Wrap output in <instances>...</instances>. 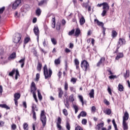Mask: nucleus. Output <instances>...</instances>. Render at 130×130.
Wrapping results in <instances>:
<instances>
[{
	"label": "nucleus",
	"instance_id": "f03ea898",
	"mask_svg": "<svg viewBox=\"0 0 130 130\" xmlns=\"http://www.w3.org/2000/svg\"><path fill=\"white\" fill-rule=\"evenodd\" d=\"M40 119L42 123L43 124V127L46 125V121L47 119H46V116L45 115V112L44 110L41 111V113L40 114Z\"/></svg>",
	"mask_w": 130,
	"mask_h": 130
},
{
	"label": "nucleus",
	"instance_id": "603ef678",
	"mask_svg": "<svg viewBox=\"0 0 130 130\" xmlns=\"http://www.w3.org/2000/svg\"><path fill=\"white\" fill-rule=\"evenodd\" d=\"M11 128H12L13 130H15L17 128V125L15 124H13L11 125Z\"/></svg>",
	"mask_w": 130,
	"mask_h": 130
},
{
	"label": "nucleus",
	"instance_id": "a18cd8bd",
	"mask_svg": "<svg viewBox=\"0 0 130 130\" xmlns=\"http://www.w3.org/2000/svg\"><path fill=\"white\" fill-rule=\"evenodd\" d=\"M51 42L53 43L54 45H56L57 42H56V40H55V39L51 38Z\"/></svg>",
	"mask_w": 130,
	"mask_h": 130
},
{
	"label": "nucleus",
	"instance_id": "aec40b11",
	"mask_svg": "<svg viewBox=\"0 0 130 130\" xmlns=\"http://www.w3.org/2000/svg\"><path fill=\"white\" fill-rule=\"evenodd\" d=\"M16 53L14 52L10 55L8 59L9 60H10V59H14V58H16Z\"/></svg>",
	"mask_w": 130,
	"mask_h": 130
},
{
	"label": "nucleus",
	"instance_id": "e433bc0d",
	"mask_svg": "<svg viewBox=\"0 0 130 130\" xmlns=\"http://www.w3.org/2000/svg\"><path fill=\"white\" fill-rule=\"evenodd\" d=\"M38 96L39 100H42V95H41L39 90H38Z\"/></svg>",
	"mask_w": 130,
	"mask_h": 130
},
{
	"label": "nucleus",
	"instance_id": "393cba45",
	"mask_svg": "<svg viewBox=\"0 0 130 130\" xmlns=\"http://www.w3.org/2000/svg\"><path fill=\"white\" fill-rule=\"evenodd\" d=\"M65 106H66L68 109L70 108V103H69V100L68 99H66V101L64 102Z\"/></svg>",
	"mask_w": 130,
	"mask_h": 130
},
{
	"label": "nucleus",
	"instance_id": "774afa93",
	"mask_svg": "<svg viewBox=\"0 0 130 130\" xmlns=\"http://www.w3.org/2000/svg\"><path fill=\"white\" fill-rule=\"evenodd\" d=\"M75 130H83V129H82V127H81V126H77Z\"/></svg>",
	"mask_w": 130,
	"mask_h": 130
},
{
	"label": "nucleus",
	"instance_id": "7c9ffc66",
	"mask_svg": "<svg viewBox=\"0 0 130 130\" xmlns=\"http://www.w3.org/2000/svg\"><path fill=\"white\" fill-rule=\"evenodd\" d=\"M94 90L93 89H91L90 93H89V95L90 96V98H94Z\"/></svg>",
	"mask_w": 130,
	"mask_h": 130
},
{
	"label": "nucleus",
	"instance_id": "c85d7f7f",
	"mask_svg": "<svg viewBox=\"0 0 130 130\" xmlns=\"http://www.w3.org/2000/svg\"><path fill=\"white\" fill-rule=\"evenodd\" d=\"M121 57H123V53H119L116 57V59L118 60L119 58H121Z\"/></svg>",
	"mask_w": 130,
	"mask_h": 130
},
{
	"label": "nucleus",
	"instance_id": "20e7f679",
	"mask_svg": "<svg viewBox=\"0 0 130 130\" xmlns=\"http://www.w3.org/2000/svg\"><path fill=\"white\" fill-rule=\"evenodd\" d=\"M20 40H21V35H20L19 33H17L14 36L13 38V42H14V43H19Z\"/></svg>",
	"mask_w": 130,
	"mask_h": 130
},
{
	"label": "nucleus",
	"instance_id": "f8f14e48",
	"mask_svg": "<svg viewBox=\"0 0 130 130\" xmlns=\"http://www.w3.org/2000/svg\"><path fill=\"white\" fill-rule=\"evenodd\" d=\"M94 22H95L99 26H101L103 28H104V24H103V22L99 21L97 19H94Z\"/></svg>",
	"mask_w": 130,
	"mask_h": 130
},
{
	"label": "nucleus",
	"instance_id": "1a4fd4ad",
	"mask_svg": "<svg viewBox=\"0 0 130 130\" xmlns=\"http://www.w3.org/2000/svg\"><path fill=\"white\" fill-rule=\"evenodd\" d=\"M125 43V40L123 39H119V42L117 45V49L119 48L122 44H124Z\"/></svg>",
	"mask_w": 130,
	"mask_h": 130
},
{
	"label": "nucleus",
	"instance_id": "6ab92c4d",
	"mask_svg": "<svg viewBox=\"0 0 130 130\" xmlns=\"http://www.w3.org/2000/svg\"><path fill=\"white\" fill-rule=\"evenodd\" d=\"M0 107H1V108H5V109L7 110H9L10 109V107L8 106V105H7V104H0Z\"/></svg>",
	"mask_w": 130,
	"mask_h": 130
},
{
	"label": "nucleus",
	"instance_id": "0e129e2a",
	"mask_svg": "<svg viewBox=\"0 0 130 130\" xmlns=\"http://www.w3.org/2000/svg\"><path fill=\"white\" fill-rule=\"evenodd\" d=\"M104 102L106 104V105H109V104H110V103H109L106 99L104 100Z\"/></svg>",
	"mask_w": 130,
	"mask_h": 130
},
{
	"label": "nucleus",
	"instance_id": "39448f33",
	"mask_svg": "<svg viewBox=\"0 0 130 130\" xmlns=\"http://www.w3.org/2000/svg\"><path fill=\"white\" fill-rule=\"evenodd\" d=\"M36 90H37V88H36L35 83L34 82H32L30 87L31 93H32L33 95H34V94H36Z\"/></svg>",
	"mask_w": 130,
	"mask_h": 130
},
{
	"label": "nucleus",
	"instance_id": "69168bd1",
	"mask_svg": "<svg viewBox=\"0 0 130 130\" xmlns=\"http://www.w3.org/2000/svg\"><path fill=\"white\" fill-rule=\"evenodd\" d=\"M75 63L76 65H79L80 64V62H79V60H78V59H75Z\"/></svg>",
	"mask_w": 130,
	"mask_h": 130
},
{
	"label": "nucleus",
	"instance_id": "412c9836",
	"mask_svg": "<svg viewBox=\"0 0 130 130\" xmlns=\"http://www.w3.org/2000/svg\"><path fill=\"white\" fill-rule=\"evenodd\" d=\"M105 61V57H102L100 59V60L97 63V66L99 67L101 63Z\"/></svg>",
	"mask_w": 130,
	"mask_h": 130
},
{
	"label": "nucleus",
	"instance_id": "9d476101",
	"mask_svg": "<svg viewBox=\"0 0 130 130\" xmlns=\"http://www.w3.org/2000/svg\"><path fill=\"white\" fill-rule=\"evenodd\" d=\"M86 116L87 113L85 111H82L80 112V114L78 115V118L80 119V118H81V116H82V117H85Z\"/></svg>",
	"mask_w": 130,
	"mask_h": 130
},
{
	"label": "nucleus",
	"instance_id": "6e6d98bb",
	"mask_svg": "<svg viewBox=\"0 0 130 130\" xmlns=\"http://www.w3.org/2000/svg\"><path fill=\"white\" fill-rule=\"evenodd\" d=\"M82 124H87V119H83L82 120Z\"/></svg>",
	"mask_w": 130,
	"mask_h": 130
},
{
	"label": "nucleus",
	"instance_id": "4468645a",
	"mask_svg": "<svg viewBox=\"0 0 130 130\" xmlns=\"http://www.w3.org/2000/svg\"><path fill=\"white\" fill-rule=\"evenodd\" d=\"M128 119V113L125 112L123 117V121H126Z\"/></svg>",
	"mask_w": 130,
	"mask_h": 130
},
{
	"label": "nucleus",
	"instance_id": "e2e57ef3",
	"mask_svg": "<svg viewBox=\"0 0 130 130\" xmlns=\"http://www.w3.org/2000/svg\"><path fill=\"white\" fill-rule=\"evenodd\" d=\"M91 111L92 112H96V107L95 106H92V107Z\"/></svg>",
	"mask_w": 130,
	"mask_h": 130
},
{
	"label": "nucleus",
	"instance_id": "0eeeda50",
	"mask_svg": "<svg viewBox=\"0 0 130 130\" xmlns=\"http://www.w3.org/2000/svg\"><path fill=\"white\" fill-rule=\"evenodd\" d=\"M20 97H21V95L20 94V93H16L14 94V101L16 106H18V100L20 99Z\"/></svg>",
	"mask_w": 130,
	"mask_h": 130
},
{
	"label": "nucleus",
	"instance_id": "37998d69",
	"mask_svg": "<svg viewBox=\"0 0 130 130\" xmlns=\"http://www.w3.org/2000/svg\"><path fill=\"white\" fill-rule=\"evenodd\" d=\"M68 89H69V84H68V82H65V83H64V90H65V91H68Z\"/></svg>",
	"mask_w": 130,
	"mask_h": 130
},
{
	"label": "nucleus",
	"instance_id": "f704fd0d",
	"mask_svg": "<svg viewBox=\"0 0 130 130\" xmlns=\"http://www.w3.org/2000/svg\"><path fill=\"white\" fill-rule=\"evenodd\" d=\"M16 72V69H14L12 70V71L9 73V76L10 77H13L14 76V74Z\"/></svg>",
	"mask_w": 130,
	"mask_h": 130
},
{
	"label": "nucleus",
	"instance_id": "a211bd4d",
	"mask_svg": "<svg viewBox=\"0 0 130 130\" xmlns=\"http://www.w3.org/2000/svg\"><path fill=\"white\" fill-rule=\"evenodd\" d=\"M19 62V63H21V68H24V66L25 65V58L20 59Z\"/></svg>",
	"mask_w": 130,
	"mask_h": 130
},
{
	"label": "nucleus",
	"instance_id": "f3484780",
	"mask_svg": "<svg viewBox=\"0 0 130 130\" xmlns=\"http://www.w3.org/2000/svg\"><path fill=\"white\" fill-rule=\"evenodd\" d=\"M103 126H104V122L100 123L97 125L96 129L100 130V128H101V127H103Z\"/></svg>",
	"mask_w": 130,
	"mask_h": 130
},
{
	"label": "nucleus",
	"instance_id": "a878e982",
	"mask_svg": "<svg viewBox=\"0 0 130 130\" xmlns=\"http://www.w3.org/2000/svg\"><path fill=\"white\" fill-rule=\"evenodd\" d=\"M61 58V57L60 56L57 59H55V60H54L55 64H59V63H60V58Z\"/></svg>",
	"mask_w": 130,
	"mask_h": 130
},
{
	"label": "nucleus",
	"instance_id": "de8ad7c7",
	"mask_svg": "<svg viewBox=\"0 0 130 130\" xmlns=\"http://www.w3.org/2000/svg\"><path fill=\"white\" fill-rule=\"evenodd\" d=\"M35 56H36V57H38V54H37V51L35 50V49H34V51H32Z\"/></svg>",
	"mask_w": 130,
	"mask_h": 130
},
{
	"label": "nucleus",
	"instance_id": "13d9d810",
	"mask_svg": "<svg viewBox=\"0 0 130 130\" xmlns=\"http://www.w3.org/2000/svg\"><path fill=\"white\" fill-rule=\"evenodd\" d=\"M5 9H6L5 7H3L0 8V14H3V13H4V11H5Z\"/></svg>",
	"mask_w": 130,
	"mask_h": 130
},
{
	"label": "nucleus",
	"instance_id": "ddd939ff",
	"mask_svg": "<svg viewBox=\"0 0 130 130\" xmlns=\"http://www.w3.org/2000/svg\"><path fill=\"white\" fill-rule=\"evenodd\" d=\"M122 125L124 130L128 129V126L127 125V123H126V121H123Z\"/></svg>",
	"mask_w": 130,
	"mask_h": 130
},
{
	"label": "nucleus",
	"instance_id": "b1692460",
	"mask_svg": "<svg viewBox=\"0 0 130 130\" xmlns=\"http://www.w3.org/2000/svg\"><path fill=\"white\" fill-rule=\"evenodd\" d=\"M79 22H80V25H84V24H85V18H84V16H82V17L80 18L79 20Z\"/></svg>",
	"mask_w": 130,
	"mask_h": 130
},
{
	"label": "nucleus",
	"instance_id": "864d4df0",
	"mask_svg": "<svg viewBox=\"0 0 130 130\" xmlns=\"http://www.w3.org/2000/svg\"><path fill=\"white\" fill-rule=\"evenodd\" d=\"M75 33V29H72L71 31H69V36H71V35H73Z\"/></svg>",
	"mask_w": 130,
	"mask_h": 130
},
{
	"label": "nucleus",
	"instance_id": "473e14b6",
	"mask_svg": "<svg viewBox=\"0 0 130 130\" xmlns=\"http://www.w3.org/2000/svg\"><path fill=\"white\" fill-rule=\"evenodd\" d=\"M80 33H81V30L79 28H77L75 31V36L78 37L80 35Z\"/></svg>",
	"mask_w": 130,
	"mask_h": 130
},
{
	"label": "nucleus",
	"instance_id": "49530a36",
	"mask_svg": "<svg viewBox=\"0 0 130 130\" xmlns=\"http://www.w3.org/2000/svg\"><path fill=\"white\" fill-rule=\"evenodd\" d=\"M107 10H104L103 11V12L102 13V17H105V15H106V13H107Z\"/></svg>",
	"mask_w": 130,
	"mask_h": 130
},
{
	"label": "nucleus",
	"instance_id": "4be33fe9",
	"mask_svg": "<svg viewBox=\"0 0 130 130\" xmlns=\"http://www.w3.org/2000/svg\"><path fill=\"white\" fill-rule=\"evenodd\" d=\"M59 92H58V97L59 98H61L62 97V95L63 94V91L61 88H58Z\"/></svg>",
	"mask_w": 130,
	"mask_h": 130
},
{
	"label": "nucleus",
	"instance_id": "9b49d317",
	"mask_svg": "<svg viewBox=\"0 0 130 130\" xmlns=\"http://www.w3.org/2000/svg\"><path fill=\"white\" fill-rule=\"evenodd\" d=\"M103 10H107V11H108L109 10V5H108V3L104 2L103 3Z\"/></svg>",
	"mask_w": 130,
	"mask_h": 130
},
{
	"label": "nucleus",
	"instance_id": "338daca9",
	"mask_svg": "<svg viewBox=\"0 0 130 130\" xmlns=\"http://www.w3.org/2000/svg\"><path fill=\"white\" fill-rule=\"evenodd\" d=\"M109 79H115V78H116V76H115V75H111V76H110L109 77Z\"/></svg>",
	"mask_w": 130,
	"mask_h": 130
},
{
	"label": "nucleus",
	"instance_id": "4d7b16f0",
	"mask_svg": "<svg viewBox=\"0 0 130 130\" xmlns=\"http://www.w3.org/2000/svg\"><path fill=\"white\" fill-rule=\"evenodd\" d=\"M5 125V122L2 120H0V127H3Z\"/></svg>",
	"mask_w": 130,
	"mask_h": 130
},
{
	"label": "nucleus",
	"instance_id": "58836bf2",
	"mask_svg": "<svg viewBox=\"0 0 130 130\" xmlns=\"http://www.w3.org/2000/svg\"><path fill=\"white\" fill-rule=\"evenodd\" d=\"M128 77H129V71L126 70V73L124 74V78L126 79V78H128Z\"/></svg>",
	"mask_w": 130,
	"mask_h": 130
},
{
	"label": "nucleus",
	"instance_id": "8fccbe9b",
	"mask_svg": "<svg viewBox=\"0 0 130 130\" xmlns=\"http://www.w3.org/2000/svg\"><path fill=\"white\" fill-rule=\"evenodd\" d=\"M56 30H60V23H57Z\"/></svg>",
	"mask_w": 130,
	"mask_h": 130
},
{
	"label": "nucleus",
	"instance_id": "680f3d73",
	"mask_svg": "<svg viewBox=\"0 0 130 130\" xmlns=\"http://www.w3.org/2000/svg\"><path fill=\"white\" fill-rule=\"evenodd\" d=\"M33 97L36 101V102H38V100H37V96H36V94H33Z\"/></svg>",
	"mask_w": 130,
	"mask_h": 130
},
{
	"label": "nucleus",
	"instance_id": "3c124183",
	"mask_svg": "<svg viewBox=\"0 0 130 130\" xmlns=\"http://www.w3.org/2000/svg\"><path fill=\"white\" fill-rule=\"evenodd\" d=\"M60 123H61V118L58 117L57 119V124H60Z\"/></svg>",
	"mask_w": 130,
	"mask_h": 130
},
{
	"label": "nucleus",
	"instance_id": "2f4dec72",
	"mask_svg": "<svg viewBox=\"0 0 130 130\" xmlns=\"http://www.w3.org/2000/svg\"><path fill=\"white\" fill-rule=\"evenodd\" d=\"M52 27H53V28H55V17H53L52 19Z\"/></svg>",
	"mask_w": 130,
	"mask_h": 130
},
{
	"label": "nucleus",
	"instance_id": "dca6fc26",
	"mask_svg": "<svg viewBox=\"0 0 130 130\" xmlns=\"http://www.w3.org/2000/svg\"><path fill=\"white\" fill-rule=\"evenodd\" d=\"M39 6L41 7L43 5H47V0H42L41 2H39Z\"/></svg>",
	"mask_w": 130,
	"mask_h": 130
},
{
	"label": "nucleus",
	"instance_id": "052dcab7",
	"mask_svg": "<svg viewBox=\"0 0 130 130\" xmlns=\"http://www.w3.org/2000/svg\"><path fill=\"white\" fill-rule=\"evenodd\" d=\"M83 6L84 8H85V9H87L88 7H89V4L88 3H84Z\"/></svg>",
	"mask_w": 130,
	"mask_h": 130
},
{
	"label": "nucleus",
	"instance_id": "c9c22d12",
	"mask_svg": "<svg viewBox=\"0 0 130 130\" xmlns=\"http://www.w3.org/2000/svg\"><path fill=\"white\" fill-rule=\"evenodd\" d=\"M73 108H74L75 111V113H78V111H79V107H78V106L76 105H73Z\"/></svg>",
	"mask_w": 130,
	"mask_h": 130
},
{
	"label": "nucleus",
	"instance_id": "6e6552de",
	"mask_svg": "<svg viewBox=\"0 0 130 130\" xmlns=\"http://www.w3.org/2000/svg\"><path fill=\"white\" fill-rule=\"evenodd\" d=\"M21 4V0H17L14 3V4L12 5V9L13 10H16L17 7L20 6V4Z\"/></svg>",
	"mask_w": 130,
	"mask_h": 130
},
{
	"label": "nucleus",
	"instance_id": "4c0bfd02",
	"mask_svg": "<svg viewBox=\"0 0 130 130\" xmlns=\"http://www.w3.org/2000/svg\"><path fill=\"white\" fill-rule=\"evenodd\" d=\"M16 72V75H15V79L17 80L18 79V77L20 76V74L19 73V70L16 69L15 70Z\"/></svg>",
	"mask_w": 130,
	"mask_h": 130
},
{
	"label": "nucleus",
	"instance_id": "c756f323",
	"mask_svg": "<svg viewBox=\"0 0 130 130\" xmlns=\"http://www.w3.org/2000/svg\"><path fill=\"white\" fill-rule=\"evenodd\" d=\"M117 36V32L116 31L113 30L112 31V37L113 38H115Z\"/></svg>",
	"mask_w": 130,
	"mask_h": 130
},
{
	"label": "nucleus",
	"instance_id": "a19ab883",
	"mask_svg": "<svg viewBox=\"0 0 130 130\" xmlns=\"http://www.w3.org/2000/svg\"><path fill=\"white\" fill-rule=\"evenodd\" d=\"M42 67V64L40 63H38L37 69H38V71H39V72H40V71H41Z\"/></svg>",
	"mask_w": 130,
	"mask_h": 130
},
{
	"label": "nucleus",
	"instance_id": "cd10ccee",
	"mask_svg": "<svg viewBox=\"0 0 130 130\" xmlns=\"http://www.w3.org/2000/svg\"><path fill=\"white\" fill-rule=\"evenodd\" d=\"M70 102L73 103L74 101H75V98H74V94H72L70 96H69V99Z\"/></svg>",
	"mask_w": 130,
	"mask_h": 130
},
{
	"label": "nucleus",
	"instance_id": "09e8293b",
	"mask_svg": "<svg viewBox=\"0 0 130 130\" xmlns=\"http://www.w3.org/2000/svg\"><path fill=\"white\" fill-rule=\"evenodd\" d=\"M66 127L68 130H71V125L69 122H67L66 124Z\"/></svg>",
	"mask_w": 130,
	"mask_h": 130
},
{
	"label": "nucleus",
	"instance_id": "72a5a7b5",
	"mask_svg": "<svg viewBox=\"0 0 130 130\" xmlns=\"http://www.w3.org/2000/svg\"><path fill=\"white\" fill-rule=\"evenodd\" d=\"M104 113L107 114V115H110V114H111V110L108 109L104 111Z\"/></svg>",
	"mask_w": 130,
	"mask_h": 130
},
{
	"label": "nucleus",
	"instance_id": "bb28decb",
	"mask_svg": "<svg viewBox=\"0 0 130 130\" xmlns=\"http://www.w3.org/2000/svg\"><path fill=\"white\" fill-rule=\"evenodd\" d=\"M123 89H124L123 86L119 84L118 86V91H119L120 92H122V91H123Z\"/></svg>",
	"mask_w": 130,
	"mask_h": 130
},
{
	"label": "nucleus",
	"instance_id": "423d86ee",
	"mask_svg": "<svg viewBox=\"0 0 130 130\" xmlns=\"http://www.w3.org/2000/svg\"><path fill=\"white\" fill-rule=\"evenodd\" d=\"M34 32L35 34V35H36V36H37V40L38 42L39 41V28H38V26L37 25H35L34 26Z\"/></svg>",
	"mask_w": 130,
	"mask_h": 130
},
{
	"label": "nucleus",
	"instance_id": "bf43d9fd",
	"mask_svg": "<svg viewBox=\"0 0 130 130\" xmlns=\"http://www.w3.org/2000/svg\"><path fill=\"white\" fill-rule=\"evenodd\" d=\"M33 118L35 119V120H36V112L35 111H33Z\"/></svg>",
	"mask_w": 130,
	"mask_h": 130
},
{
	"label": "nucleus",
	"instance_id": "5fc2aeb1",
	"mask_svg": "<svg viewBox=\"0 0 130 130\" xmlns=\"http://www.w3.org/2000/svg\"><path fill=\"white\" fill-rule=\"evenodd\" d=\"M63 113L66 116H67L68 115V111L67 110V109H64L63 110Z\"/></svg>",
	"mask_w": 130,
	"mask_h": 130
},
{
	"label": "nucleus",
	"instance_id": "2eb2a0df",
	"mask_svg": "<svg viewBox=\"0 0 130 130\" xmlns=\"http://www.w3.org/2000/svg\"><path fill=\"white\" fill-rule=\"evenodd\" d=\"M42 11H41V9H40V8H37V10H36V15L38 17H39L40 16V15H41V12Z\"/></svg>",
	"mask_w": 130,
	"mask_h": 130
},
{
	"label": "nucleus",
	"instance_id": "5701e85b",
	"mask_svg": "<svg viewBox=\"0 0 130 130\" xmlns=\"http://www.w3.org/2000/svg\"><path fill=\"white\" fill-rule=\"evenodd\" d=\"M38 111V108H37V106H36V105L35 104H32V112H33L34 111Z\"/></svg>",
	"mask_w": 130,
	"mask_h": 130
},
{
	"label": "nucleus",
	"instance_id": "79ce46f5",
	"mask_svg": "<svg viewBox=\"0 0 130 130\" xmlns=\"http://www.w3.org/2000/svg\"><path fill=\"white\" fill-rule=\"evenodd\" d=\"M30 40V38H26L24 40V45L23 46L24 47H25V45L27 44V43H28L29 42Z\"/></svg>",
	"mask_w": 130,
	"mask_h": 130
},
{
	"label": "nucleus",
	"instance_id": "ea45409f",
	"mask_svg": "<svg viewBox=\"0 0 130 130\" xmlns=\"http://www.w3.org/2000/svg\"><path fill=\"white\" fill-rule=\"evenodd\" d=\"M78 98L80 99V101L82 103V105H84V98H83V96L78 95Z\"/></svg>",
	"mask_w": 130,
	"mask_h": 130
},
{
	"label": "nucleus",
	"instance_id": "f257e3e1",
	"mask_svg": "<svg viewBox=\"0 0 130 130\" xmlns=\"http://www.w3.org/2000/svg\"><path fill=\"white\" fill-rule=\"evenodd\" d=\"M44 75L46 79L50 78L52 75V70L49 69L48 71V69H47V66L46 65H45L44 67Z\"/></svg>",
	"mask_w": 130,
	"mask_h": 130
},
{
	"label": "nucleus",
	"instance_id": "7ed1b4c3",
	"mask_svg": "<svg viewBox=\"0 0 130 130\" xmlns=\"http://www.w3.org/2000/svg\"><path fill=\"white\" fill-rule=\"evenodd\" d=\"M81 67L84 71H87V69H89V63L86 60H83L81 62Z\"/></svg>",
	"mask_w": 130,
	"mask_h": 130
},
{
	"label": "nucleus",
	"instance_id": "c03bdc74",
	"mask_svg": "<svg viewBox=\"0 0 130 130\" xmlns=\"http://www.w3.org/2000/svg\"><path fill=\"white\" fill-rule=\"evenodd\" d=\"M23 127L24 130H28V124L24 123L23 125Z\"/></svg>",
	"mask_w": 130,
	"mask_h": 130
}]
</instances>
